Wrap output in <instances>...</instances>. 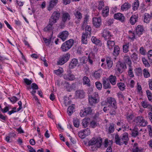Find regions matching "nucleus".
<instances>
[{
  "label": "nucleus",
  "instance_id": "2",
  "mask_svg": "<svg viewBox=\"0 0 152 152\" xmlns=\"http://www.w3.org/2000/svg\"><path fill=\"white\" fill-rule=\"evenodd\" d=\"M91 28L90 26L87 25L85 28V32L82 34L81 41L83 44H86L88 43L87 38L91 36Z\"/></svg>",
  "mask_w": 152,
  "mask_h": 152
},
{
  "label": "nucleus",
  "instance_id": "44",
  "mask_svg": "<svg viewBox=\"0 0 152 152\" xmlns=\"http://www.w3.org/2000/svg\"><path fill=\"white\" fill-rule=\"evenodd\" d=\"M135 74L138 76H142V70L141 67H138L134 69Z\"/></svg>",
  "mask_w": 152,
  "mask_h": 152
},
{
  "label": "nucleus",
  "instance_id": "7",
  "mask_svg": "<svg viewBox=\"0 0 152 152\" xmlns=\"http://www.w3.org/2000/svg\"><path fill=\"white\" fill-rule=\"evenodd\" d=\"M70 57V54L68 53L59 57L57 62L58 65H62L67 62Z\"/></svg>",
  "mask_w": 152,
  "mask_h": 152
},
{
  "label": "nucleus",
  "instance_id": "55",
  "mask_svg": "<svg viewBox=\"0 0 152 152\" xmlns=\"http://www.w3.org/2000/svg\"><path fill=\"white\" fill-rule=\"evenodd\" d=\"M128 72L129 76L130 77H134V75L132 72V68L131 66H129Z\"/></svg>",
  "mask_w": 152,
  "mask_h": 152
},
{
  "label": "nucleus",
  "instance_id": "41",
  "mask_svg": "<svg viewBox=\"0 0 152 152\" xmlns=\"http://www.w3.org/2000/svg\"><path fill=\"white\" fill-rule=\"evenodd\" d=\"M141 104L143 108H148V109L149 107H151V105L146 101H142L141 103Z\"/></svg>",
  "mask_w": 152,
  "mask_h": 152
},
{
  "label": "nucleus",
  "instance_id": "8",
  "mask_svg": "<svg viewBox=\"0 0 152 152\" xmlns=\"http://www.w3.org/2000/svg\"><path fill=\"white\" fill-rule=\"evenodd\" d=\"M126 68L127 67L125 63L118 61L116 63L115 70L117 72L121 74L124 71V69Z\"/></svg>",
  "mask_w": 152,
  "mask_h": 152
},
{
  "label": "nucleus",
  "instance_id": "46",
  "mask_svg": "<svg viewBox=\"0 0 152 152\" xmlns=\"http://www.w3.org/2000/svg\"><path fill=\"white\" fill-rule=\"evenodd\" d=\"M117 86L121 91H123L126 88V86L124 83L121 82L118 83Z\"/></svg>",
  "mask_w": 152,
  "mask_h": 152
},
{
  "label": "nucleus",
  "instance_id": "11",
  "mask_svg": "<svg viewBox=\"0 0 152 152\" xmlns=\"http://www.w3.org/2000/svg\"><path fill=\"white\" fill-rule=\"evenodd\" d=\"M107 102L109 105L108 106H111L112 108H117L116 102L114 98L110 97L107 99Z\"/></svg>",
  "mask_w": 152,
  "mask_h": 152
},
{
  "label": "nucleus",
  "instance_id": "36",
  "mask_svg": "<svg viewBox=\"0 0 152 152\" xmlns=\"http://www.w3.org/2000/svg\"><path fill=\"white\" fill-rule=\"evenodd\" d=\"M140 3L138 0H136L132 4V10L134 11H135L138 10L139 6Z\"/></svg>",
  "mask_w": 152,
  "mask_h": 152
},
{
  "label": "nucleus",
  "instance_id": "60",
  "mask_svg": "<svg viewBox=\"0 0 152 152\" xmlns=\"http://www.w3.org/2000/svg\"><path fill=\"white\" fill-rule=\"evenodd\" d=\"M142 61L144 64L145 67H149L150 66L149 64L145 58H142Z\"/></svg>",
  "mask_w": 152,
  "mask_h": 152
},
{
  "label": "nucleus",
  "instance_id": "6",
  "mask_svg": "<svg viewBox=\"0 0 152 152\" xmlns=\"http://www.w3.org/2000/svg\"><path fill=\"white\" fill-rule=\"evenodd\" d=\"M133 121L136 125L140 126H145L148 124L147 121L145 120L144 117L141 116H137Z\"/></svg>",
  "mask_w": 152,
  "mask_h": 152
},
{
  "label": "nucleus",
  "instance_id": "32",
  "mask_svg": "<svg viewBox=\"0 0 152 152\" xmlns=\"http://www.w3.org/2000/svg\"><path fill=\"white\" fill-rule=\"evenodd\" d=\"M106 62L108 69H110L113 65V61L110 57H107L106 58Z\"/></svg>",
  "mask_w": 152,
  "mask_h": 152
},
{
  "label": "nucleus",
  "instance_id": "18",
  "mask_svg": "<svg viewBox=\"0 0 152 152\" xmlns=\"http://www.w3.org/2000/svg\"><path fill=\"white\" fill-rule=\"evenodd\" d=\"M102 84L103 87L105 89H110L111 86L107 78L104 77L102 79Z\"/></svg>",
  "mask_w": 152,
  "mask_h": 152
},
{
  "label": "nucleus",
  "instance_id": "58",
  "mask_svg": "<svg viewBox=\"0 0 152 152\" xmlns=\"http://www.w3.org/2000/svg\"><path fill=\"white\" fill-rule=\"evenodd\" d=\"M115 108H113L110 109L109 113L110 114L112 115H115L116 113V109Z\"/></svg>",
  "mask_w": 152,
  "mask_h": 152
},
{
  "label": "nucleus",
  "instance_id": "33",
  "mask_svg": "<svg viewBox=\"0 0 152 152\" xmlns=\"http://www.w3.org/2000/svg\"><path fill=\"white\" fill-rule=\"evenodd\" d=\"M131 7V4L128 2H125L122 5L121 10L123 11L128 10Z\"/></svg>",
  "mask_w": 152,
  "mask_h": 152
},
{
  "label": "nucleus",
  "instance_id": "15",
  "mask_svg": "<svg viewBox=\"0 0 152 152\" xmlns=\"http://www.w3.org/2000/svg\"><path fill=\"white\" fill-rule=\"evenodd\" d=\"M93 24L96 28L100 27L102 24V20L100 18L95 17L93 18Z\"/></svg>",
  "mask_w": 152,
  "mask_h": 152
},
{
  "label": "nucleus",
  "instance_id": "13",
  "mask_svg": "<svg viewBox=\"0 0 152 152\" xmlns=\"http://www.w3.org/2000/svg\"><path fill=\"white\" fill-rule=\"evenodd\" d=\"M74 15L75 18L77 19L75 21V23L78 24L79 23L82 18V14L78 10H75L74 12Z\"/></svg>",
  "mask_w": 152,
  "mask_h": 152
},
{
  "label": "nucleus",
  "instance_id": "37",
  "mask_svg": "<svg viewBox=\"0 0 152 152\" xmlns=\"http://www.w3.org/2000/svg\"><path fill=\"white\" fill-rule=\"evenodd\" d=\"M124 63H126L129 66H131L132 62L130 58L128 56H124Z\"/></svg>",
  "mask_w": 152,
  "mask_h": 152
},
{
  "label": "nucleus",
  "instance_id": "12",
  "mask_svg": "<svg viewBox=\"0 0 152 152\" xmlns=\"http://www.w3.org/2000/svg\"><path fill=\"white\" fill-rule=\"evenodd\" d=\"M54 23H53L52 22L49 20L48 24L44 28V31L47 32H52L51 35H52L54 29V27H53V26Z\"/></svg>",
  "mask_w": 152,
  "mask_h": 152
},
{
  "label": "nucleus",
  "instance_id": "47",
  "mask_svg": "<svg viewBox=\"0 0 152 152\" xmlns=\"http://www.w3.org/2000/svg\"><path fill=\"white\" fill-rule=\"evenodd\" d=\"M93 76L96 79H99L101 76L100 72L99 71H95L93 73Z\"/></svg>",
  "mask_w": 152,
  "mask_h": 152
},
{
  "label": "nucleus",
  "instance_id": "5",
  "mask_svg": "<svg viewBox=\"0 0 152 152\" xmlns=\"http://www.w3.org/2000/svg\"><path fill=\"white\" fill-rule=\"evenodd\" d=\"M102 139L100 137H93L88 142L89 146L95 145L96 146L99 148L102 145Z\"/></svg>",
  "mask_w": 152,
  "mask_h": 152
},
{
  "label": "nucleus",
  "instance_id": "3",
  "mask_svg": "<svg viewBox=\"0 0 152 152\" xmlns=\"http://www.w3.org/2000/svg\"><path fill=\"white\" fill-rule=\"evenodd\" d=\"M74 40L71 39L64 42L61 45L60 49L63 52H66L70 49L73 46Z\"/></svg>",
  "mask_w": 152,
  "mask_h": 152
},
{
  "label": "nucleus",
  "instance_id": "50",
  "mask_svg": "<svg viewBox=\"0 0 152 152\" xmlns=\"http://www.w3.org/2000/svg\"><path fill=\"white\" fill-rule=\"evenodd\" d=\"M146 93L148 100L152 102V93L149 90H147Z\"/></svg>",
  "mask_w": 152,
  "mask_h": 152
},
{
  "label": "nucleus",
  "instance_id": "29",
  "mask_svg": "<svg viewBox=\"0 0 152 152\" xmlns=\"http://www.w3.org/2000/svg\"><path fill=\"white\" fill-rule=\"evenodd\" d=\"M144 30V29L143 26L141 25H138L136 27V32L137 35H140L142 34Z\"/></svg>",
  "mask_w": 152,
  "mask_h": 152
},
{
  "label": "nucleus",
  "instance_id": "20",
  "mask_svg": "<svg viewBox=\"0 0 152 152\" xmlns=\"http://www.w3.org/2000/svg\"><path fill=\"white\" fill-rule=\"evenodd\" d=\"M85 94L83 90H77L75 92V97L77 98H83L85 97Z\"/></svg>",
  "mask_w": 152,
  "mask_h": 152
},
{
  "label": "nucleus",
  "instance_id": "39",
  "mask_svg": "<svg viewBox=\"0 0 152 152\" xmlns=\"http://www.w3.org/2000/svg\"><path fill=\"white\" fill-rule=\"evenodd\" d=\"M113 144V142L112 140H110L107 139H106L104 141V147L107 148L110 146H112Z\"/></svg>",
  "mask_w": 152,
  "mask_h": 152
},
{
  "label": "nucleus",
  "instance_id": "64",
  "mask_svg": "<svg viewBox=\"0 0 152 152\" xmlns=\"http://www.w3.org/2000/svg\"><path fill=\"white\" fill-rule=\"evenodd\" d=\"M148 131L149 134L150 136L152 137V126L151 125L148 126Z\"/></svg>",
  "mask_w": 152,
  "mask_h": 152
},
{
  "label": "nucleus",
  "instance_id": "51",
  "mask_svg": "<svg viewBox=\"0 0 152 152\" xmlns=\"http://www.w3.org/2000/svg\"><path fill=\"white\" fill-rule=\"evenodd\" d=\"M104 7V1H100L98 5V9L99 10H101L103 9Z\"/></svg>",
  "mask_w": 152,
  "mask_h": 152
},
{
  "label": "nucleus",
  "instance_id": "38",
  "mask_svg": "<svg viewBox=\"0 0 152 152\" xmlns=\"http://www.w3.org/2000/svg\"><path fill=\"white\" fill-rule=\"evenodd\" d=\"M107 45L110 50H111L113 48V47L115 45V42L114 41L110 40L109 39L107 42Z\"/></svg>",
  "mask_w": 152,
  "mask_h": 152
},
{
  "label": "nucleus",
  "instance_id": "17",
  "mask_svg": "<svg viewBox=\"0 0 152 152\" xmlns=\"http://www.w3.org/2000/svg\"><path fill=\"white\" fill-rule=\"evenodd\" d=\"M92 42L95 45L99 46H101L102 45V41L99 38H98L95 36H92L91 38Z\"/></svg>",
  "mask_w": 152,
  "mask_h": 152
},
{
  "label": "nucleus",
  "instance_id": "1",
  "mask_svg": "<svg viewBox=\"0 0 152 152\" xmlns=\"http://www.w3.org/2000/svg\"><path fill=\"white\" fill-rule=\"evenodd\" d=\"M128 135L127 133L125 132L120 137L118 133L117 132L115 137V143L116 144L119 145H121L123 144L127 145L129 140Z\"/></svg>",
  "mask_w": 152,
  "mask_h": 152
},
{
  "label": "nucleus",
  "instance_id": "45",
  "mask_svg": "<svg viewBox=\"0 0 152 152\" xmlns=\"http://www.w3.org/2000/svg\"><path fill=\"white\" fill-rule=\"evenodd\" d=\"M129 43H126L123 46V51L125 53H126L129 51Z\"/></svg>",
  "mask_w": 152,
  "mask_h": 152
},
{
  "label": "nucleus",
  "instance_id": "24",
  "mask_svg": "<svg viewBox=\"0 0 152 152\" xmlns=\"http://www.w3.org/2000/svg\"><path fill=\"white\" fill-rule=\"evenodd\" d=\"M143 148H142L139 147L138 144L135 143H134L132 148V152H143Z\"/></svg>",
  "mask_w": 152,
  "mask_h": 152
},
{
  "label": "nucleus",
  "instance_id": "56",
  "mask_svg": "<svg viewBox=\"0 0 152 152\" xmlns=\"http://www.w3.org/2000/svg\"><path fill=\"white\" fill-rule=\"evenodd\" d=\"M148 57L149 61L152 62V50H150L148 53Z\"/></svg>",
  "mask_w": 152,
  "mask_h": 152
},
{
  "label": "nucleus",
  "instance_id": "27",
  "mask_svg": "<svg viewBox=\"0 0 152 152\" xmlns=\"http://www.w3.org/2000/svg\"><path fill=\"white\" fill-rule=\"evenodd\" d=\"M78 64L77 59L75 58L72 59L69 65V67L70 69H73Z\"/></svg>",
  "mask_w": 152,
  "mask_h": 152
},
{
  "label": "nucleus",
  "instance_id": "26",
  "mask_svg": "<svg viewBox=\"0 0 152 152\" xmlns=\"http://www.w3.org/2000/svg\"><path fill=\"white\" fill-rule=\"evenodd\" d=\"M129 130L131 131V134L132 137H136L139 134L138 129L137 127H135L133 129L130 128Z\"/></svg>",
  "mask_w": 152,
  "mask_h": 152
},
{
  "label": "nucleus",
  "instance_id": "35",
  "mask_svg": "<svg viewBox=\"0 0 152 152\" xmlns=\"http://www.w3.org/2000/svg\"><path fill=\"white\" fill-rule=\"evenodd\" d=\"M90 82V80L88 77L85 76L83 77V85H86L90 87L91 86Z\"/></svg>",
  "mask_w": 152,
  "mask_h": 152
},
{
  "label": "nucleus",
  "instance_id": "62",
  "mask_svg": "<svg viewBox=\"0 0 152 152\" xmlns=\"http://www.w3.org/2000/svg\"><path fill=\"white\" fill-rule=\"evenodd\" d=\"M52 37L51 36L48 39L44 38L43 40L45 43L48 45H49L51 41Z\"/></svg>",
  "mask_w": 152,
  "mask_h": 152
},
{
  "label": "nucleus",
  "instance_id": "28",
  "mask_svg": "<svg viewBox=\"0 0 152 152\" xmlns=\"http://www.w3.org/2000/svg\"><path fill=\"white\" fill-rule=\"evenodd\" d=\"M102 15L104 17H106L109 15V8L108 6H106L102 10Z\"/></svg>",
  "mask_w": 152,
  "mask_h": 152
},
{
  "label": "nucleus",
  "instance_id": "34",
  "mask_svg": "<svg viewBox=\"0 0 152 152\" xmlns=\"http://www.w3.org/2000/svg\"><path fill=\"white\" fill-rule=\"evenodd\" d=\"M120 48L117 45H115L114 50L113 52V55L115 57L117 56L120 53Z\"/></svg>",
  "mask_w": 152,
  "mask_h": 152
},
{
  "label": "nucleus",
  "instance_id": "19",
  "mask_svg": "<svg viewBox=\"0 0 152 152\" xmlns=\"http://www.w3.org/2000/svg\"><path fill=\"white\" fill-rule=\"evenodd\" d=\"M70 73L68 74H65L63 75V77L64 79L67 80H73L75 78L74 75L72 74L71 71Z\"/></svg>",
  "mask_w": 152,
  "mask_h": 152
},
{
  "label": "nucleus",
  "instance_id": "14",
  "mask_svg": "<svg viewBox=\"0 0 152 152\" xmlns=\"http://www.w3.org/2000/svg\"><path fill=\"white\" fill-rule=\"evenodd\" d=\"M69 34L68 31H63L60 32L58 37L63 41L65 40L68 38Z\"/></svg>",
  "mask_w": 152,
  "mask_h": 152
},
{
  "label": "nucleus",
  "instance_id": "10",
  "mask_svg": "<svg viewBox=\"0 0 152 152\" xmlns=\"http://www.w3.org/2000/svg\"><path fill=\"white\" fill-rule=\"evenodd\" d=\"M61 15L60 12L58 11H54L52 13L49 20L53 23H56L58 20Z\"/></svg>",
  "mask_w": 152,
  "mask_h": 152
},
{
  "label": "nucleus",
  "instance_id": "59",
  "mask_svg": "<svg viewBox=\"0 0 152 152\" xmlns=\"http://www.w3.org/2000/svg\"><path fill=\"white\" fill-rule=\"evenodd\" d=\"M122 129H124V131H128L129 129V126L128 123H126V124H123L122 125Z\"/></svg>",
  "mask_w": 152,
  "mask_h": 152
},
{
  "label": "nucleus",
  "instance_id": "30",
  "mask_svg": "<svg viewBox=\"0 0 152 152\" xmlns=\"http://www.w3.org/2000/svg\"><path fill=\"white\" fill-rule=\"evenodd\" d=\"M89 18V16L88 14H86L84 15V17L83 18V21L82 23L81 29L83 30L84 28V27L87 24V22L88 21Z\"/></svg>",
  "mask_w": 152,
  "mask_h": 152
},
{
  "label": "nucleus",
  "instance_id": "21",
  "mask_svg": "<svg viewBox=\"0 0 152 152\" xmlns=\"http://www.w3.org/2000/svg\"><path fill=\"white\" fill-rule=\"evenodd\" d=\"M71 19V17L69 14L67 12L62 13L61 20L63 22H66L69 21Z\"/></svg>",
  "mask_w": 152,
  "mask_h": 152
},
{
  "label": "nucleus",
  "instance_id": "61",
  "mask_svg": "<svg viewBox=\"0 0 152 152\" xmlns=\"http://www.w3.org/2000/svg\"><path fill=\"white\" fill-rule=\"evenodd\" d=\"M96 88L99 90H100L102 88V84L99 81H97L95 83Z\"/></svg>",
  "mask_w": 152,
  "mask_h": 152
},
{
  "label": "nucleus",
  "instance_id": "9",
  "mask_svg": "<svg viewBox=\"0 0 152 152\" xmlns=\"http://www.w3.org/2000/svg\"><path fill=\"white\" fill-rule=\"evenodd\" d=\"M92 111L91 108L90 107H84L80 110V115L81 117H84L87 115H91Z\"/></svg>",
  "mask_w": 152,
  "mask_h": 152
},
{
  "label": "nucleus",
  "instance_id": "4",
  "mask_svg": "<svg viewBox=\"0 0 152 152\" xmlns=\"http://www.w3.org/2000/svg\"><path fill=\"white\" fill-rule=\"evenodd\" d=\"M99 101V97L98 93L96 92H94L92 95L88 97V102L89 104L91 106H94Z\"/></svg>",
  "mask_w": 152,
  "mask_h": 152
},
{
  "label": "nucleus",
  "instance_id": "43",
  "mask_svg": "<svg viewBox=\"0 0 152 152\" xmlns=\"http://www.w3.org/2000/svg\"><path fill=\"white\" fill-rule=\"evenodd\" d=\"M90 119L89 118H88L87 119H84L82 121V125L84 128H86L87 127L89 124V121Z\"/></svg>",
  "mask_w": 152,
  "mask_h": 152
},
{
  "label": "nucleus",
  "instance_id": "40",
  "mask_svg": "<svg viewBox=\"0 0 152 152\" xmlns=\"http://www.w3.org/2000/svg\"><path fill=\"white\" fill-rule=\"evenodd\" d=\"M74 104L69 106L67 110V113L69 115H71L73 113L75 109Z\"/></svg>",
  "mask_w": 152,
  "mask_h": 152
},
{
  "label": "nucleus",
  "instance_id": "57",
  "mask_svg": "<svg viewBox=\"0 0 152 152\" xmlns=\"http://www.w3.org/2000/svg\"><path fill=\"white\" fill-rule=\"evenodd\" d=\"M134 115L132 113H131L129 114L128 113H127L126 116V119L127 121H129L132 120V119Z\"/></svg>",
  "mask_w": 152,
  "mask_h": 152
},
{
  "label": "nucleus",
  "instance_id": "23",
  "mask_svg": "<svg viewBox=\"0 0 152 152\" xmlns=\"http://www.w3.org/2000/svg\"><path fill=\"white\" fill-rule=\"evenodd\" d=\"M102 36L105 40L110 39L112 37L110 32L108 30L105 29L103 31Z\"/></svg>",
  "mask_w": 152,
  "mask_h": 152
},
{
  "label": "nucleus",
  "instance_id": "48",
  "mask_svg": "<svg viewBox=\"0 0 152 152\" xmlns=\"http://www.w3.org/2000/svg\"><path fill=\"white\" fill-rule=\"evenodd\" d=\"M64 87L66 88L67 91L68 92L70 91V85L69 83L65 81L64 83Z\"/></svg>",
  "mask_w": 152,
  "mask_h": 152
},
{
  "label": "nucleus",
  "instance_id": "53",
  "mask_svg": "<svg viewBox=\"0 0 152 152\" xmlns=\"http://www.w3.org/2000/svg\"><path fill=\"white\" fill-rule=\"evenodd\" d=\"M128 32L129 34H130L129 38L131 39L132 41H134V39H135L134 33L131 30L129 31Z\"/></svg>",
  "mask_w": 152,
  "mask_h": 152
},
{
  "label": "nucleus",
  "instance_id": "49",
  "mask_svg": "<svg viewBox=\"0 0 152 152\" xmlns=\"http://www.w3.org/2000/svg\"><path fill=\"white\" fill-rule=\"evenodd\" d=\"M143 72L144 76L145 78H147L150 76V74L147 69H144L143 70Z\"/></svg>",
  "mask_w": 152,
  "mask_h": 152
},
{
  "label": "nucleus",
  "instance_id": "54",
  "mask_svg": "<svg viewBox=\"0 0 152 152\" xmlns=\"http://www.w3.org/2000/svg\"><path fill=\"white\" fill-rule=\"evenodd\" d=\"M73 123L74 126L76 127H78L80 125V122L78 119L76 118L74 119L73 121Z\"/></svg>",
  "mask_w": 152,
  "mask_h": 152
},
{
  "label": "nucleus",
  "instance_id": "25",
  "mask_svg": "<svg viewBox=\"0 0 152 152\" xmlns=\"http://www.w3.org/2000/svg\"><path fill=\"white\" fill-rule=\"evenodd\" d=\"M58 2V0H50L48 7V10L49 11L52 10Z\"/></svg>",
  "mask_w": 152,
  "mask_h": 152
},
{
  "label": "nucleus",
  "instance_id": "42",
  "mask_svg": "<svg viewBox=\"0 0 152 152\" xmlns=\"http://www.w3.org/2000/svg\"><path fill=\"white\" fill-rule=\"evenodd\" d=\"M64 103L65 106H67L68 105L71 104V100L70 99L69 97L66 96H64Z\"/></svg>",
  "mask_w": 152,
  "mask_h": 152
},
{
  "label": "nucleus",
  "instance_id": "31",
  "mask_svg": "<svg viewBox=\"0 0 152 152\" xmlns=\"http://www.w3.org/2000/svg\"><path fill=\"white\" fill-rule=\"evenodd\" d=\"M108 80L112 85H115L116 84L117 78L115 76L110 75L108 77Z\"/></svg>",
  "mask_w": 152,
  "mask_h": 152
},
{
  "label": "nucleus",
  "instance_id": "63",
  "mask_svg": "<svg viewBox=\"0 0 152 152\" xmlns=\"http://www.w3.org/2000/svg\"><path fill=\"white\" fill-rule=\"evenodd\" d=\"M87 58L85 56L82 57L80 60V63L81 64H83L86 63Z\"/></svg>",
  "mask_w": 152,
  "mask_h": 152
},
{
  "label": "nucleus",
  "instance_id": "22",
  "mask_svg": "<svg viewBox=\"0 0 152 152\" xmlns=\"http://www.w3.org/2000/svg\"><path fill=\"white\" fill-rule=\"evenodd\" d=\"M138 20V14H134L130 18L129 22L132 25L135 24Z\"/></svg>",
  "mask_w": 152,
  "mask_h": 152
},
{
  "label": "nucleus",
  "instance_id": "16",
  "mask_svg": "<svg viewBox=\"0 0 152 152\" xmlns=\"http://www.w3.org/2000/svg\"><path fill=\"white\" fill-rule=\"evenodd\" d=\"M113 17L115 19L118 20L121 22H124L125 21V16L123 14L120 12L115 14Z\"/></svg>",
  "mask_w": 152,
  "mask_h": 152
},
{
  "label": "nucleus",
  "instance_id": "52",
  "mask_svg": "<svg viewBox=\"0 0 152 152\" xmlns=\"http://www.w3.org/2000/svg\"><path fill=\"white\" fill-rule=\"evenodd\" d=\"M114 125L113 123H111L110 124L108 129L109 133H111L114 132Z\"/></svg>",
  "mask_w": 152,
  "mask_h": 152
}]
</instances>
